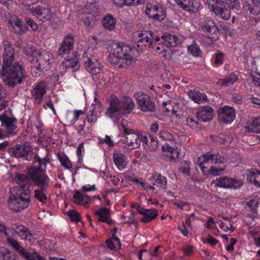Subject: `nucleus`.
<instances>
[{
    "mask_svg": "<svg viewBox=\"0 0 260 260\" xmlns=\"http://www.w3.org/2000/svg\"><path fill=\"white\" fill-rule=\"evenodd\" d=\"M28 10L32 13V15L41 21L51 20L55 15L54 14L51 12L48 6L44 3H41L36 8H30Z\"/></svg>",
    "mask_w": 260,
    "mask_h": 260,
    "instance_id": "9b49d317",
    "label": "nucleus"
},
{
    "mask_svg": "<svg viewBox=\"0 0 260 260\" xmlns=\"http://www.w3.org/2000/svg\"><path fill=\"white\" fill-rule=\"evenodd\" d=\"M238 79L236 75L231 74L225 78H220L217 81V85L221 86H229L233 84Z\"/></svg>",
    "mask_w": 260,
    "mask_h": 260,
    "instance_id": "c9c22d12",
    "label": "nucleus"
},
{
    "mask_svg": "<svg viewBox=\"0 0 260 260\" xmlns=\"http://www.w3.org/2000/svg\"><path fill=\"white\" fill-rule=\"evenodd\" d=\"M257 171L254 169H250L247 171L246 177L247 180L251 183H253L254 185L255 182L256 174H257Z\"/></svg>",
    "mask_w": 260,
    "mask_h": 260,
    "instance_id": "5fc2aeb1",
    "label": "nucleus"
},
{
    "mask_svg": "<svg viewBox=\"0 0 260 260\" xmlns=\"http://www.w3.org/2000/svg\"><path fill=\"white\" fill-rule=\"evenodd\" d=\"M12 237H7V242L19 254L22 255L23 252L25 250L24 248L22 247L18 241L11 238Z\"/></svg>",
    "mask_w": 260,
    "mask_h": 260,
    "instance_id": "58836bf2",
    "label": "nucleus"
},
{
    "mask_svg": "<svg viewBox=\"0 0 260 260\" xmlns=\"http://www.w3.org/2000/svg\"><path fill=\"white\" fill-rule=\"evenodd\" d=\"M73 201L76 204H81V192L76 191L73 198Z\"/></svg>",
    "mask_w": 260,
    "mask_h": 260,
    "instance_id": "0e129e2a",
    "label": "nucleus"
},
{
    "mask_svg": "<svg viewBox=\"0 0 260 260\" xmlns=\"http://www.w3.org/2000/svg\"><path fill=\"white\" fill-rule=\"evenodd\" d=\"M184 166H181L179 170L183 174L189 175L190 173V163L188 161H184L182 165Z\"/></svg>",
    "mask_w": 260,
    "mask_h": 260,
    "instance_id": "4d7b16f0",
    "label": "nucleus"
},
{
    "mask_svg": "<svg viewBox=\"0 0 260 260\" xmlns=\"http://www.w3.org/2000/svg\"><path fill=\"white\" fill-rule=\"evenodd\" d=\"M157 5H153L152 4H148L146 7V13L150 18L155 19V17L159 16L157 14Z\"/></svg>",
    "mask_w": 260,
    "mask_h": 260,
    "instance_id": "ea45409f",
    "label": "nucleus"
},
{
    "mask_svg": "<svg viewBox=\"0 0 260 260\" xmlns=\"http://www.w3.org/2000/svg\"><path fill=\"white\" fill-rule=\"evenodd\" d=\"M13 231L15 234H12V237H17L19 236L21 239L26 240L29 241H32L35 238L33 235L29 232L27 228L22 225L16 226V229H13Z\"/></svg>",
    "mask_w": 260,
    "mask_h": 260,
    "instance_id": "393cba45",
    "label": "nucleus"
},
{
    "mask_svg": "<svg viewBox=\"0 0 260 260\" xmlns=\"http://www.w3.org/2000/svg\"><path fill=\"white\" fill-rule=\"evenodd\" d=\"M0 232L4 233L5 235L8 237H11L12 234H15L14 233L13 230L6 228V227L3 224L0 223Z\"/></svg>",
    "mask_w": 260,
    "mask_h": 260,
    "instance_id": "13d9d810",
    "label": "nucleus"
},
{
    "mask_svg": "<svg viewBox=\"0 0 260 260\" xmlns=\"http://www.w3.org/2000/svg\"><path fill=\"white\" fill-rule=\"evenodd\" d=\"M106 244L108 247L112 250L117 249L120 247V241L117 237H113L111 239L107 240Z\"/></svg>",
    "mask_w": 260,
    "mask_h": 260,
    "instance_id": "c03bdc74",
    "label": "nucleus"
},
{
    "mask_svg": "<svg viewBox=\"0 0 260 260\" xmlns=\"http://www.w3.org/2000/svg\"><path fill=\"white\" fill-rule=\"evenodd\" d=\"M218 120L222 123L231 124L236 118L235 110L231 106H225L218 110Z\"/></svg>",
    "mask_w": 260,
    "mask_h": 260,
    "instance_id": "4468645a",
    "label": "nucleus"
},
{
    "mask_svg": "<svg viewBox=\"0 0 260 260\" xmlns=\"http://www.w3.org/2000/svg\"><path fill=\"white\" fill-rule=\"evenodd\" d=\"M46 164L39 157H35L32 167L27 169V174L36 186L39 188L35 190V197L41 202L45 203L47 200V187L50 180L45 174Z\"/></svg>",
    "mask_w": 260,
    "mask_h": 260,
    "instance_id": "7ed1b4c3",
    "label": "nucleus"
},
{
    "mask_svg": "<svg viewBox=\"0 0 260 260\" xmlns=\"http://www.w3.org/2000/svg\"><path fill=\"white\" fill-rule=\"evenodd\" d=\"M244 222L249 228H251L255 225L253 217L248 215L244 218Z\"/></svg>",
    "mask_w": 260,
    "mask_h": 260,
    "instance_id": "680f3d73",
    "label": "nucleus"
},
{
    "mask_svg": "<svg viewBox=\"0 0 260 260\" xmlns=\"http://www.w3.org/2000/svg\"><path fill=\"white\" fill-rule=\"evenodd\" d=\"M137 47L139 48L148 47L153 43V33L151 31H143L138 35Z\"/></svg>",
    "mask_w": 260,
    "mask_h": 260,
    "instance_id": "aec40b11",
    "label": "nucleus"
},
{
    "mask_svg": "<svg viewBox=\"0 0 260 260\" xmlns=\"http://www.w3.org/2000/svg\"><path fill=\"white\" fill-rule=\"evenodd\" d=\"M206 4L218 17L224 20L231 17V10L245 16L257 15L260 12V0H248L241 9L239 0H206Z\"/></svg>",
    "mask_w": 260,
    "mask_h": 260,
    "instance_id": "f257e3e1",
    "label": "nucleus"
},
{
    "mask_svg": "<svg viewBox=\"0 0 260 260\" xmlns=\"http://www.w3.org/2000/svg\"><path fill=\"white\" fill-rule=\"evenodd\" d=\"M95 214L98 216V219L100 221L108 223H111V219L110 216V211L106 208H102L95 212Z\"/></svg>",
    "mask_w": 260,
    "mask_h": 260,
    "instance_id": "f704fd0d",
    "label": "nucleus"
},
{
    "mask_svg": "<svg viewBox=\"0 0 260 260\" xmlns=\"http://www.w3.org/2000/svg\"><path fill=\"white\" fill-rule=\"evenodd\" d=\"M156 13L159 15V16L155 17V20H161L165 18V13L164 12V10L163 9V8L158 6L157 11L156 12Z\"/></svg>",
    "mask_w": 260,
    "mask_h": 260,
    "instance_id": "69168bd1",
    "label": "nucleus"
},
{
    "mask_svg": "<svg viewBox=\"0 0 260 260\" xmlns=\"http://www.w3.org/2000/svg\"><path fill=\"white\" fill-rule=\"evenodd\" d=\"M75 44L74 36L67 35L61 44L60 49H72Z\"/></svg>",
    "mask_w": 260,
    "mask_h": 260,
    "instance_id": "4c0bfd02",
    "label": "nucleus"
},
{
    "mask_svg": "<svg viewBox=\"0 0 260 260\" xmlns=\"http://www.w3.org/2000/svg\"><path fill=\"white\" fill-rule=\"evenodd\" d=\"M15 50H4V52L3 54V64H4V58L5 56L6 55V57L7 58V63H6V66H9L12 64L14 58V52Z\"/></svg>",
    "mask_w": 260,
    "mask_h": 260,
    "instance_id": "a18cd8bd",
    "label": "nucleus"
},
{
    "mask_svg": "<svg viewBox=\"0 0 260 260\" xmlns=\"http://www.w3.org/2000/svg\"><path fill=\"white\" fill-rule=\"evenodd\" d=\"M213 109L210 106H203L199 108L197 111V117L199 120L203 122L210 121L213 118Z\"/></svg>",
    "mask_w": 260,
    "mask_h": 260,
    "instance_id": "4be33fe9",
    "label": "nucleus"
},
{
    "mask_svg": "<svg viewBox=\"0 0 260 260\" xmlns=\"http://www.w3.org/2000/svg\"><path fill=\"white\" fill-rule=\"evenodd\" d=\"M13 255L11 251L5 247H0V258L4 260H11Z\"/></svg>",
    "mask_w": 260,
    "mask_h": 260,
    "instance_id": "09e8293b",
    "label": "nucleus"
},
{
    "mask_svg": "<svg viewBox=\"0 0 260 260\" xmlns=\"http://www.w3.org/2000/svg\"><path fill=\"white\" fill-rule=\"evenodd\" d=\"M138 256L141 260H153L154 255H152L149 251L144 250L139 252Z\"/></svg>",
    "mask_w": 260,
    "mask_h": 260,
    "instance_id": "3c124183",
    "label": "nucleus"
},
{
    "mask_svg": "<svg viewBox=\"0 0 260 260\" xmlns=\"http://www.w3.org/2000/svg\"><path fill=\"white\" fill-rule=\"evenodd\" d=\"M89 7V10L85 9L82 12V14H84L82 19H84V24L86 26L87 30L93 28L96 20V17L98 15V8L94 5L90 4Z\"/></svg>",
    "mask_w": 260,
    "mask_h": 260,
    "instance_id": "ddd939ff",
    "label": "nucleus"
},
{
    "mask_svg": "<svg viewBox=\"0 0 260 260\" xmlns=\"http://www.w3.org/2000/svg\"><path fill=\"white\" fill-rule=\"evenodd\" d=\"M113 158L114 164L120 171H122L126 168L128 160L127 156L122 152L115 151L113 154Z\"/></svg>",
    "mask_w": 260,
    "mask_h": 260,
    "instance_id": "5701e85b",
    "label": "nucleus"
},
{
    "mask_svg": "<svg viewBox=\"0 0 260 260\" xmlns=\"http://www.w3.org/2000/svg\"><path fill=\"white\" fill-rule=\"evenodd\" d=\"M244 129L247 132L260 133V115L247 123Z\"/></svg>",
    "mask_w": 260,
    "mask_h": 260,
    "instance_id": "c756f323",
    "label": "nucleus"
},
{
    "mask_svg": "<svg viewBox=\"0 0 260 260\" xmlns=\"http://www.w3.org/2000/svg\"><path fill=\"white\" fill-rule=\"evenodd\" d=\"M81 114V110H75L73 113V117L71 120L70 123L72 124H74L79 119V116Z\"/></svg>",
    "mask_w": 260,
    "mask_h": 260,
    "instance_id": "338daca9",
    "label": "nucleus"
},
{
    "mask_svg": "<svg viewBox=\"0 0 260 260\" xmlns=\"http://www.w3.org/2000/svg\"><path fill=\"white\" fill-rule=\"evenodd\" d=\"M22 255L28 260H46L38 253L36 252L30 253L26 251V250L23 252Z\"/></svg>",
    "mask_w": 260,
    "mask_h": 260,
    "instance_id": "de8ad7c7",
    "label": "nucleus"
},
{
    "mask_svg": "<svg viewBox=\"0 0 260 260\" xmlns=\"http://www.w3.org/2000/svg\"><path fill=\"white\" fill-rule=\"evenodd\" d=\"M97 106L100 107L99 105H97ZM96 107V106H95L93 104H92L90 106V112H91V114L87 116L86 118L87 121L89 123L94 122L96 120V111L94 109Z\"/></svg>",
    "mask_w": 260,
    "mask_h": 260,
    "instance_id": "8fccbe9b",
    "label": "nucleus"
},
{
    "mask_svg": "<svg viewBox=\"0 0 260 260\" xmlns=\"http://www.w3.org/2000/svg\"><path fill=\"white\" fill-rule=\"evenodd\" d=\"M9 152L12 155L17 158H23L27 160L31 158V153L26 150L24 145H17L12 147Z\"/></svg>",
    "mask_w": 260,
    "mask_h": 260,
    "instance_id": "412c9836",
    "label": "nucleus"
},
{
    "mask_svg": "<svg viewBox=\"0 0 260 260\" xmlns=\"http://www.w3.org/2000/svg\"><path fill=\"white\" fill-rule=\"evenodd\" d=\"M66 214L71 220L75 223L79 222L81 220V217L80 213L75 209L69 210L66 212Z\"/></svg>",
    "mask_w": 260,
    "mask_h": 260,
    "instance_id": "a19ab883",
    "label": "nucleus"
},
{
    "mask_svg": "<svg viewBox=\"0 0 260 260\" xmlns=\"http://www.w3.org/2000/svg\"><path fill=\"white\" fill-rule=\"evenodd\" d=\"M213 164H214V166H211L209 170H207L206 173L204 174V175H211L213 176H218L220 175V173L223 171L226 167L225 162L220 158L216 159V161Z\"/></svg>",
    "mask_w": 260,
    "mask_h": 260,
    "instance_id": "bb28decb",
    "label": "nucleus"
},
{
    "mask_svg": "<svg viewBox=\"0 0 260 260\" xmlns=\"http://www.w3.org/2000/svg\"><path fill=\"white\" fill-rule=\"evenodd\" d=\"M126 123L127 121L124 119L121 120L123 138L122 141L125 144V147L130 149L138 148L141 145L142 133L127 127L126 126Z\"/></svg>",
    "mask_w": 260,
    "mask_h": 260,
    "instance_id": "6e6552de",
    "label": "nucleus"
},
{
    "mask_svg": "<svg viewBox=\"0 0 260 260\" xmlns=\"http://www.w3.org/2000/svg\"><path fill=\"white\" fill-rule=\"evenodd\" d=\"M258 200L256 199H253L248 202V206L250 208V210L253 213H256V207L258 205Z\"/></svg>",
    "mask_w": 260,
    "mask_h": 260,
    "instance_id": "6e6d98bb",
    "label": "nucleus"
},
{
    "mask_svg": "<svg viewBox=\"0 0 260 260\" xmlns=\"http://www.w3.org/2000/svg\"><path fill=\"white\" fill-rule=\"evenodd\" d=\"M201 29L204 35L211 40H216L218 38V28L212 20L203 22L201 26Z\"/></svg>",
    "mask_w": 260,
    "mask_h": 260,
    "instance_id": "dca6fc26",
    "label": "nucleus"
},
{
    "mask_svg": "<svg viewBox=\"0 0 260 260\" xmlns=\"http://www.w3.org/2000/svg\"><path fill=\"white\" fill-rule=\"evenodd\" d=\"M102 24L104 27L109 30L115 28L116 20L111 15H107L102 19Z\"/></svg>",
    "mask_w": 260,
    "mask_h": 260,
    "instance_id": "e433bc0d",
    "label": "nucleus"
},
{
    "mask_svg": "<svg viewBox=\"0 0 260 260\" xmlns=\"http://www.w3.org/2000/svg\"><path fill=\"white\" fill-rule=\"evenodd\" d=\"M132 50H113L109 56V61L119 68L125 67L135 63L137 58L132 54Z\"/></svg>",
    "mask_w": 260,
    "mask_h": 260,
    "instance_id": "0eeeda50",
    "label": "nucleus"
},
{
    "mask_svg": "<svg viewBox=\"0 0 260 260\" xmlns=\"http://www.w3.org/2000/svg\"><path fill=\"white\" fill-rule=\"evenodd\" d=\"M178 229L180 230L181 233L185 237H188L191 235V233L189 232L187 227L184 224L182 225L178 226Z\"/></svg>",
    "mask_w": 260,
    "mask_h": 260,
    "instance_id": "e2e57ef3",
    "label": "nucleus"
},
{
    "mask_svg": "<svg viewBox=\"0 0 260 260\" xmlns=\"http://www.w3.org/2000/svg\"><path fill=\"white\" fill-rule=\"evenodd\" d=\"M134 97L137 102L138 106L141 111L144 112L154 111V104L148 94L142 91H139L134 94Z\"/></svg>",
    "mask_w": 260,
    "mask_h": 260,
    "instance_id": "9d476101",
    "label": "nucleus"
},
{
    "mask_svg": "<svg viewBox=\"0 0 260 260\" xmlns=\"http://www.w3.org/2000/svg\"><path fill=\"white\" fill-rule=\"evenodd\" d=\"M25 21L33 31H36L38 29L37 24L32 19L26 17L25 19Z\"/></svg>",
    "mask_w": 260,
    "mask_h": 260,
    "instance_id": "bf43d9fd",
    "label": "nucleus"
},
{
    "mask_svg": "<svg viewBox=\"0 0 260 260\" xmlns=\"http://www.w3.org/2000/svg\"><path fill=\"white\" fill-rule=\"evenodd\" d=\"M217 223L220 228L224 232H233L234 230L230 221L228 219H225L223 221L219 220Z\"/></svg>",
    "mask_w": 260,
    "mask_h": 260,
    "instance_id": "79ce46f5",
    "label": "nucleus"
},
{
    "mask_svg": "<svg viewBox=\"0 0 260 260\" xmlns=\"http://www.w3.org/2000/svg\"><path fill=\"white\" fill-rule=\"evenodd\" d=\"M109 47L113 49H122L124 47H129V46L123 42H116L114 40L109 41L108 44Z\"/></svg>",
    "mask_w": 260,
    "mask_h": 260,
    "instance_id": "864d4df0",
    "label": "nucleus"
},
{
    "mask_svg": "<svg viewBox=\"0 0 260 260\" xmlns=\"http://www.w3.org/2000/svg\"><path fill=\"white\" fill-rule=\"evenodd\" d=\"M8 62L6 55L5 56L4 64H3L1 74L6 85L10 87H14L21 83L26 77L24 69L19 62L14 63L6 66Z\"/></svg>",
    "mask_w": 260,
    "mask_h": 260,
    "instance_id": "39448f33",
    "label": "nucleus"
},
{
    "mask_svg": "<svg viewBox=\"0 0 260 260\" xmlns=\"http://www.w3.org/2000/svg\"><path fill=\"white\" fill-rule=\"evenodd\" d=\"M218 159L217 156L213 155L210 152H207L199 157L198 164L203 174H206L207 167L205 166V164L208 162L213 164L216 159Z\"/></svg>",
    "mask_w": 260,
    "mask_h": 260,
    "instance_id": "b1692460",
    "label": "nucleus"
},
{
    "mask_svg": "<svg viewBox=\"0 0 260 260\" xmlns=\"http://www.w3.org/2000/svg\"><path fill=\"white\" fill-rule=\"evenodd\" d=\"M216 226L215 222L212 217H209L206 221V227L209 230H212Z\"/></svg>",
    "mask_w": 260,
    "mask_h": 260,
    "instance_id": "774afa93",
    "label": "nucleus"
},
{
    "mask_svg": "<svg viewBox=\"0 0 260 260\" xmlns=\"http://www.w3.org/2000/svg\"><path fill=\"white\" fill-rule=\"evenodd\" d=\"M176 4L187 12L195 13L199 7L198 3H194L193 0H174Z\"/></svg>",
    "mask_w": 260,
    "mask_h": 260,
    "instance_id": "cd10ccee",
    "label": "nucleus"
},
{
    "mask_svg": "<svg viewBox=\"0 0 260 260\" xmlns=\"http://www.w3.org/2000/svg\"><path fill=\"white\" fill-rule=\"evenodd\" d=\"M71 51L73 50H59V53L68 54L62 61V65L64 68L71 69L73 71L75 72L79 69L80 63L75 51L71 52Z\"/></svg>",
    "mask_w": 260,
    "mask_h": 260,
    "instance_id": "1a4fd4ad",
    "label": "nucleus"
},
{
    "mask_svg": "<svg viewBox=\"0 0 260 260\" xmlns=\"http://www.w3.org/2000/svg\"><path fill=\"white\" fill-rule=\"evenodd\" d=\"M84 65L86 70L91 75H95L100 73L102 71L99 63L97 60L93 57H88L87 60H84Z\"/></svg>",
    "mask_w": 260,
    "mask_h": 260,
    "instance_id": "a878e982",
    "label": "nucleus"
},
{
    "mask_svg": "<svg viewBox=\"0 0 260 260\" xmlns=\"http://www.w3.org/2000/svg\"><path fill=\"white\" fill-rule=\"evenodd\" d=\"M141 142L144 143L150 150L155 149L158 145L157 141L156 138L151 135H144L141 136Z\"/></svg>",
    "mask_w": 260,
    "mask_h": 260,
    "instance_id": "72a5a7b5",
    "label": "nucleus"
},
{
    "mask_svg": "<svg viewBox=\"0 0 260 260\" xmlns=\"http://www.w3.org/2000/svg\"><path fill=\"white\" fill-rule=\"evenodd\" d=\"M108 104L109 106L105 112V115L115 123L122 116L130 114L135 107L133 100L127 95L118 97L113 95L110 96Z\"/></svg>",
    "mask_w": 260,
    "mask_h": 260,
    "instance_id": "20e7f679",
    "label": "nucleus"
},
{
    "mask_svg": "<svg viewBox=\"0 0 260 260\" xmlns=\"http://www.w3.org/2000/svg\"><path fill=\"white\" fill-rule=\"evenodd\" d=\"M213 183L216 187L224 188H237L243 185L241 180L234 179L226 176L220 177L213 180Z\"/></svg>",
    "mask_w": 260,
    "mask_h": 260,
    "instance_id": "f8f14e48",
    "label": "nucleus"
},
{
    "mask_svg": "<svg viewBox=\"0 0 260 260\" xmlns=\"http://www.w3.org/2000/svg\"><path fill=\"white\" fill-rule=\"evenodd\" d=\"M189 98L194 103L202 104L207 102V95L204 93L196 90H190L188 92Z\"/></svg>",
    "mask_w": 260,
    "mask_h": 260,
    "instance_id": "7c9ffc66",
    "label": "nucleus"
},
{
    "mask_svg": "<svg viewBox=\"0 0 260 260\" xmlns=\"http://www.w3.org/2000/svg\"><path fill=\"white\" fill-rule=\"evenodd\" d=\"M133 207L136 208L137 212L143 216L141 221L143 222H149L157 216V211L154 209H144L138 203L133 204Z\"/></svg>",
    "mask_w": 260,
    "mask_h": 260,
    "instance_id": "6ab92c4d",
    "label": "nucleus"
},
{
    "mask_svg": "<svg viewBox=\"0 0 260 260\" xmlns=\"http://www.w3.org/2000/svg\"><path fill=\"white\" fill-rule=\"evenodd\" d=\"M8 22L10 30L18 35H22L28 29L27 26L23 24L21 19L15 16L8 18Z\"/></svg>",
    "mask_w": 260,
    "mask_h": 260,
    "instance_id": "a211bd4d",
    "label": "nucleus"
},
{
    "mask_svg": "<svg viewBox=\"0 0 260 260\" xmlns=\"http://www.w3.org/2000/svg\"><path fill=\"white\" fill-rule=\"evenodd\" d=\"M47 91V84L44 81H41L34 85L31 90V94L36 103L41 104Z\"/></svg>",
    "mask_w": 260,
    "mask_h": 260,
    "instance_id": "2eb2a0df",
    "label": "nucleus"
},
{
    "mask_svg": "<svg viewBox=\"0 0 260 260\" xmlns=\"http://www.w3.org/2000/svg\"><path fill=\"white\" fill-rule=\"evenodd\" d=\"M162 150L165 155L169 156L170 159L175 160L179 156V151L177 146L172 147L166 143L162 146Z\"/></svg>",
    "mask_w": 260,
    "mask_h": 260,
    "instance_id": "c85d7f7f",
    "label": "nucleus"
},
{
    "mask_svg": "<svg viewBox=\"0 0 260 260\" xmlns=\"http://www.w3.org/2000/svg\"><path fill=\"white\" fill-rule=\"evenodd\" d=\"M159 137L164 141H171L174 139L173 134L166 130L160 131L159 133Z\"/></svg>",
    "mask_w": 260,
    "mask_h": 260,
    "instance_id": "603ef678",
    "label": "nucleus"
},
{
    "mask_svg": "<svg viewBox=\"0 0 260 260\" xmlns=\"http://www.w3.org/2000/svg\"><path fill=\"white\" fill-rule=\"evenodd\" d=\"M58 158L61 165L67 169H70L72 168V163L69 158L64 154H60L58 155Z\"/></svg>",
    "mask_w": 260,
    "mask_h": 260,
    "instance_id": "49530a36",
    "label": "nucleus"
},
{
    "mask_svg": "<svg viewBox=\"0 0 260 260\" xmlns=\"http://www.w3.org/2000/svg\"><path fill=\"white\" fill-rule=\"evenodd\" d=\"M14 180L19 186L14 187L15 192L11 191L8 204L10 210L20 212L27 208L30 202V191L24 188V186L28 183V179L25 175L16 173Z\"/></svg>",
    "mask_w": 260,
    "mask_h": 260,
    "instance_id": "f03ea898",
    "label": "nucleus"
},
{
    "mask_svg": "<svg viewBox=\"0 0 260 260\" xmlns=\"http://www.w3.org/2000/svg\"><path fill=\"white\" fill-rule=\"evenodd\" d=\"M150 181L153 182V185L165 189L167 186V179L159 174L155 173L152 175Z\"/></svg>",
    "mask_w": 260,
    "mask_h": 260,
    "instance_id": "2f4dec72",
    "label": "nucleus"
},
{
    "mask_svg": "<svg viewBox=\"0 0 260 260\" xmlns=\"http://www.w3.org/2000/svg\"><path fill=\"white\" fill-rule=\"evenodd\" d=\"M163 44L167 47H175L178 44V40L175 36L170 34H164L161 37Z\"/></svg>",
    "mask_w": 260,
    "mask_h": 260,
    "instance_id": "473e14b6",
    "label": "nucleus"
},
{
    "mask_svg": "<svg viewBox=\"0 0 260 260\" xmlns=\"http://www.w3.org/2000/svg\"><path fill=\"white\" fill-rule=\"evenodd\" d=\"M213 58L215 67H218L222 64L224 59V55L222 52L218 51L214 54Z\"/></svg>",
    "mask_w": 260,
    "mask_h": 260,
    "instance_id": "37998d69",
    "label": "nucleus"
},
{
    "mask_svg": "<svg viewBox=\"0 0 260 260\" xmlns=\"http://www.w3.org/2000/svg\"><path fill=\"white\" fill-rule=\"evenodd\" d=\"M203 242L204 243H208L212 246H214L217 243V240L210 235H208L203 240Z\"/></svg>",
    "mask_w": 260,
    "mask_h": 260,
    "instance_id": "052dcab7",
    "label": "nucleus"
},
{
    "mask_svg": "<svg viewBox=\"0 0 260 260\" xmlns=\"http://www.w3.org/2000/svg\"><path fill=\"white\" fill-rule=\"evenodd\" d=\"M0 121L2 125L5 127L7 129L8 137H11L16 134L17 119L15 117L8 116L4 113L0 115Z\"/></svg>",
    "mask_w": 260,
    "mask_h": 260,
    "instance_id": "f3484780",
    "label": "nucleus"
},
{
    "mask_svg": "<svg viewBox=\"0 0 260 260\" xmlns=\"http://www.w3.org/2000/svg\"><path fill=\"white\" fill-rule=\"evenodd\" d=\"M31 53L34 56V61L36 58L38 62L37 66H34L31 69V73L33 76L36 77L40 76L44 70H47L53 59L52 53L50 51L40 52L41 50H31Z\"/></svg>",
    "mask_w": 260,
    "mask_h": 260,
    "instance_id": "423d86ee",
    "label": "nucleus"
}]
</instances>
